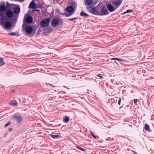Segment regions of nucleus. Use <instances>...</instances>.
<instances>
[{"label": "nucleus", "mask_w": 154, "mask_h": 154, "mask_svg": "<svg viewBox=\"0 0 154 154\" xmlns=\"http://www.w3.org/2000/svg\"><path fill=\"white\" fill-rule=\"evenodd\" d=\"M137 101V99H135L134 100V103H136Z\"/></svg>", "instance_id": "34"}, {"label": "nucleus", "mask_w": 154, "mask_h": 154, "mask_svg": "<svg viewBox=\"0 0 154 154\" xmlns=\"http://www.w3.org/2000/svg\"><path fill=\"white\" fill-rule=\"evenodd\" d=\"M85 1L86 5L87 4L88 5H91L92 3V0H85Z\"/></svg>", "instance_id": "16"}, {"label": "nucleus", "mask_w": 154, "mask_h": 154, "mask_svg": "<svg viewBox=\"0 0 154 154\" xmlns=\"http://www.w3.org/2000/svg\"><path fill=\"white\" fill-rule=\"evenodd\" d=\"M107 7L108 10H114V8L113 6L111 5H107Z\"/></svg>", "instance_id": "18"}, {"label": "nucleus", "mask_w": 154, "mask_h": 154, "mask_svg": "<svg viewBox=\"0 0 154 154\" xmlns=\"http://www.w3.org/2000/svg\"><path fill=\"white\" fill-rule=\"evenodd\" d=\"M90 12L93 14L105 15L109 14L108 10H90Z\"/></svg>", "instance_id": "2"}, {"label": "nucleus", "mask_w": 154, "mask_h": 154, "mask_svg": "<svg viewBox=\"0 0 154 154\" xmlns=\"http://www.w3.org/2000/svg\"><path fill=\"white\" fill-rule=\"evenodd\" d=\"M97 77H100V79H102L103 78V77L102 76L99 75H97Z\"/></svg>", "instance_id": "31"}, {"label": "nucleus", "mask_w": 154, "mask_h": 154, "mask_svg": "<svg viewBox=\"0 0 154 154\" xmlns=\"http://www.w3.org/2000/svg\"><path fill=\"white\" fill-rule=\"evenodd\" d=\"M6 6H5L4 2H2L0 3V10H5Z\"/></svg>", "instance_id": "12"}, {"label": "nucleus", "mask_w": 154, "mask_h": 154, "mask_svg": "<svg viewBox=\"0 0 154 154\" xmlns=\"http://www.w3.org/2000/svg\"><path fill=\"white\" fill-rule=\"evenodd\" d=\"M0 64L2 65L5 64L2 58H0Z\"/></svg>", "instance_id": "25"}, {"label": "nucleus", "mask_w": 154, "mask_h": 154, "mask_svg": "<svg viewBox=\"0 0 154 154\" xmlns=\"http://www.w3.org/2000/svg\"><path fill=\"white\" fill-rule=\"evenodd\" d=\"M131 151L134 154H137V153L136 152L132 150H131Z\"/></svg>", "instance_id": "35"}, {"label": "nucleus", "mask_w": 154, "mask_h": 154, "mask_svg": "<svg viewBox=\"0 0 154 154\" xmlns=\"http://www.w3.org/2000/svg\"><path fill=\"white\" fill-rule=\"evenodd\" d=\"M13 15V12L11 10H0V25L4 27V23L6 20H8L7 18L12 17Z\"/></svg>", "instance_id": "1"}, {"label": "nucleus", "mask_w": 154, "mask_h": 154, "mask_svg": "<svg viewBox=\"0 0 154 154\" xmlns=\"http://www.w3.org/2000/svg\"><path fill=\"white\" fill-rule=\"evenodd\" d=\"M26 20L27 23H31L32 21V17L29 16L26 18Z\"/></svg>", "instance_id": "13"}, {"label": "nucleus", "mask_w": 154, "mask_h": 154, "mask_svg": "<svg viewBox=\"0 0 154 154\" xmlns=\"http://www.w3.org/2000/svg\"><path fill=\"white\" fill-rule=\"evenodd\" d=\"M6 6L5 10H20V7L19 5L14 4H9L8 2H6Z\"/></svg>", "instance_id": "3"}, {"label": "nucleus", "mask_w": 154, "mask_h": 154, "mask_svg": "<svg viewBox=\"0 0 154 154\" xmlns=\"http://www.w3.org/2000/svg\"><path fill=\"white\" fill-rule=\"evenodd\" d=\"M32 31V28L31 27H28L25 29L26 32L28 34L31 33Z\"/></svg>", "instance_id": "11"}, {"label": "nucleus", "mask_w": 154, "mask_h": 154, "mask_svg": "<svg viewBox=\"0 0 154 154\" xmlns=\"http://www.w3.org/2000/svg\"><path fill=\"white\" fill-rule=\"evenodd\" d=\"M6 136H7V134H6V133H5V135H4V137H6Z\"/></svg>", "instance_id": "37"}, {"label": "nucleus", "mask_w": 154, "mask_h": 154, "mask_svg": "<svg viewBox=\"0 0 154 154\" xmlns=\"http://www.w3.org/2000/svg\"><path fill=\"white\" fill-rule=\"evenodd\" d=\"M50 136L53 138L54 139H56L59 138H60L61 137V136L59 135H50Z\"/></svg>", "instance_id": "17"}, {"label": "nucleus", "mask_w": 154, "mask_h": 154, "mask_svg": "<svg viewBox=\"0 0 154 154\" xmlns=\"http://www.w3.org/2000/svg\"><path fill=\"white\" fill-rule=\"evenodd\" d=\"M60 20L59 19L54 18L52 20L51 22V24L53 27H55L58 25L60 23Z\"/></svg>", "instance_id": "5"}, {"label": "nucleus", "mask_w": 154, "mask_h": 154, "mask_svg": "<svg viewBox=\"0 0 154 154\" xmlns=\"http://www.w3.org/2000/svg\"><path fill=\"white\" fill-rule=\"evenodd\" d=\"M145 129L146 131H150L149 126L148 125H147L146 124L145 125Z\"/></svg>", "instance_id": "19"}, {"label": "nucleus", "mask_w": 154, "mask_h": 154, "mask_svg": "<svg viewBox=\"0 0 154 154\" xmlns=\"http://www.w3.org/2000/svg\"><path fill=\"white\" fill-rule=\"evenodd\" d=\"M78 19V18L77 17H75V18H71V19H69V20H70V21H73L75 20H76Z\"/></svg>", "instance_id": "28"}, {"label": "nucleus", "mask_w": 154, "mask_h": 154, "mask_svg": "<svg viewBox=\"0 0 154 154\" xmlns=\"http://www.w3.org/2000/svg\"><path fill=\"white\" fill-rule=\"evenodd\" d=\"M54 3H57L58 2L59 0H53Z\"/></svg>", "instance_id": "33"}, {"label": "nucleus", "mask_w": 154, "mask_h": 154, "mask_svg": "<svg viewBox=\"0 0 154 154\" xmlns=\"http://www.w3.org/2000/svg\"><path fill=\"white\" fill-rule=\"evenodd\" d=\"M11 124V123L10 122H7V123L5 124V127H7L8 125H10Z\"/></svg>", "instance_id": "29"}, {"label": "nucleus", "mask_w": 154, "mask_h": 154, "mask_svg": "<svg viewBox=\"0 0 154 154\" xmlns=\"http://www.w3.org/2000/svg\"><path fill=\"white\" fill-rule=\"evenodd\" d=\"M49 85L50 86H52V87H55V86H53V85H52V84H49Z\"/></svg>", "instance_id": "36"}, {"label": "nucleus", "mask_w": 154, "mask_h": 154, "mask_svg": "<svg viewBox=\"0 0 154 154\" xmlns=\"http://www.w3.org/2000/svg\"><path fill=\"white\" fill-rule=\"evenodd\" d=\"M14 13L16 14H18L19 13L20 10H13Z\"/></svg>", "instance_id": "27"}, {"label": "nucleus", "mask_w": 154, "mask_h": 154, "mask_svg": "<svg viewBox=\"0 0 154 154\" xmlns=\"http://www.w3.org/2000/svg\"><path fill=\"white\" fill-rule=\"evenodd\" d=\"M109 11H110V12H111L113 11L114 10H109Z\"/></svg>", "instance_id": "38"}, {"label": "nucleus", "mask_w": 154, "mask_h": 154, "mask_svg": "<svg viewBox=\"0 0 154 154\" xmlns=\"http://www.w3.org/2000/svg\"><path fill=\"white\" fill-rule=\"evenodd\" d=\"M121 99L120 98L119 99V102H118V104L120 105V104H121Z\"/></svg>", "instance_id": "32"}, {"label": "nucleus", "mask_w": 154, "mask_h": 154, "mask_svg": "<svg viewBox=\"0 0 154 154\" xmlns=\"http://www.w3.org/2000/svg\"><path fill=\"white\" fill-rule=\"evenodd\" d=\"M10 104L11 105L13 106H17V103L15 100L12 101L10 102Z\"/></svg>", "instance_id": "14"}, {"label": "nucleus", "mask_w": 154, "mask_h": 154, "mask_svg": "<svg viewBox=\"0 0 154 154\" xmlns=\"http://www.w3.org/2000/svg\"><path fill=\"white\" fill-rule=\"evenodd\" d=\"M35 0H32V1L30 3L28 8L29 9H33L35 10H38L37 8L41 9L42 6L41 5L38 4L37 5L35 3Z\"/></svg>", "instance_id": "4"}, {"label": "nucleus", "mask_w": 154, "mask_h": 154, "mask_svg": "<svg viewBox=\"0 0 154 154\" xmlns=\"http://www.w3.org/2000/svg\"><path fill=\"white\" fill-rule=\"evenodd\" d=\"M76 147L77 149H79V150H80L82 151H85V149L83 148L80 147L79 146H76Z\"/></svg>", "instance_id": "23"}, {"label": "nucleus", "mask_w": 154, "mask_h": 154, "mask_svg": "<svg viewBox=\"0 0 154 154\" xmlns=\"http://www.w3.org/2000/svg\"><path fill=\"white\" fill-rule=\"evenodd\" d=\"M34 11H38V12H39L40 11V10H34Z\"/></svg>", "instance_id": "39"}, {"label": "nucleus", "mask_w": 154, "mask_h": 154, "mask_svg": "<svg viewBox=\"0 0 154 154\" xmlns=\"http://www.w3.org/2000/svg\"><path fill=\"white\" fill-rule=\"evenodd\" d=\"M69 120V119L68 117L66 116L64 120V121L65 122H68Z\"/></svg>", "instance_id": "21"}, {"label": "nucleus", "mask_w": 154, "mask_h": 154, "mask_svg": "<svg viewBox=\"0 0 154 154\" xmlns=\"http://www.w3.org/2000/svg\"><path fill=\"white\" fill-rule=\"evenodd\" d=\"M14 121L17 122H20L22 120V116L19 115H16L13 116L12 118Z\"/></svg>", "instance_id": "7"}, {"label": "nucleus", "mask_w": 154, "mask_h": 154, "mask_svg": "<svg viewBox=\"0 0 154 154\" xmlns=\"http://www.w3.org/2000/svg\"><path fill=\"white\" fill-rule=\"evenodd\" d=\"M74 8L72 6H69L67 7L66 10H74Z\"/></svg>", "instance_id": "20"}, {"label": "nucleus", "mask_w": 154, "mask_h": 154, "mask_svg": "<svg viewBox=\"0 0 154 154\" xmlns=\"http://www.w3.org/2000/svg\"><path fill=\"white\" fill-rule=\"evenodd\" d=\"M11 26V24L8 21H6L5 23V22L4 23V27H2L3 28H5L7 29H9Z\"/></svg>", "instance_id": "10"}, {"label": "nucleus", "mask_w": 154, "mask_h": 154, "mask_svg": "<svg viewBox=\"0 0 154 154\" xmlns=\"http://www.w3.org/2000/svg\"><path fill=\"white\" fill-rule=\"evenodd\" d=\"M122 2L121 0H118V1H114L112 2L114 6L115 7H117L120 5Z\"/></svg>", "instance_id": "9"}, {"label": "nucleus", "mask_w": 154, "mask_h": 154, "mask_svg": "<svg viewBox=\"0 0 154 154\" xmlns=\"http://www.w3.org/2000/svg\"><path fill=\"white\" fill-rule=\"evenodd\" d=\"M133 10H127V11L123 13H121V14L122 15L126 13H128L129 12H133Z\"/></svg>", "instance_id": "22"}, {"label": "nucleus", "mask_w": 154, "mask_h": 154, "mask_svg": "<svg viewBox=\"0 0 154 154\" xmlns=\"http://www.w3.org/2000/svg\"><path fill=\"white\" fill-rule=\"evenodd\" d=\"M9 35H13V36H14V35H16V33H14V32H12V33H11L10 34H9Z\"/></svg>", "instance_id": "30"}, {"label": "nucleus", "mask_w": 154, "mask_h": 154, "mask_svg": "<svg viewBox=\"0 0 154 154\" xmlns=\"http://www.w3.org/2000/svg\"><path fill=\"white\" fill-rule=\"evenodd\" d=\"M75 10H66L65 13L62 14L65 15L66 17H69L73 14L75 12Z\"/></svg>", "instance_id": "8"}, {"label": "nucleus", "mask_w": 154, "mask_h": 154, "mask_svg": "<svg viewBox=\"0 0 154 154\" xmlns=\"http://www.w3.org/2000/svg\"><path fill=\"white\" fill-rule=\"evenodd\" d=\"M90 132L92 135V136L95 139H96L97 138V137H96V136L94 135V133L91 131H90Z\"/></svg>", "instance_id": "26"}, {"label": "nucleus", "mask_w": 154, "mask_h": 154, "mask_svg": "<svg viewBox=\"0 0 154 154\" xmlns=\"http://www.w3.org/2000/svg\"><path fill=\"white\" fill-rule=\"evenodd\" d=\"M111 60H117L119 61H123V60H122L121 59H120V58H113L111 59Z\"/></svg>", "instance_id": "24"}, {"label": "nucleus", "mask_w": 154, "mask_h": 154, "mask_svg": "<svg viewBox=\"0 0 154 154\" xmlns=\"http://www.w3.org/2000/svg\"><path fill=\"white\" fill-rule=\"evenodd\" d=\"M50 18L44 20L40 23L42 27H46L49 24L50 22Z\"/></svg>", "instance_id": "6"}, {"label": "nucleus", "mask_w": 154, "mask_h": 154, "mask_svg": "<svg viewBox=\"0 0 154 154\" xmlns=\"http://www.w3.org/2000/svg\"><path fill=\"white\" fill-rule=\"evenodd\" d=\"M92 10H95V9L94 8H92Z\"/></svg>", "instance_id": "40"}, {"label": "nucleus", "mask_w": 154, "mask_h": 154, "mask_svg": "<svg viewBox=\"0 0 154 154\" xmlns=\"http://www.w3.org/2000/svg\"><path fill=\"white\" fill-rule=\"evenodd\" d=\"M80 15L81 16L85 17H89V15H88L85 13L83 12V11L81 13Z\"/></svg>", "instance_id": "15"}]
</instances>
